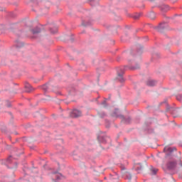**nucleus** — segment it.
Returning <instances> with one entry per match:
<instances>
[{"mask_svg":"<svg viewBox=\"0 0 182 182\" xmlns=\"http://www.w3.org/2000/svg\"><path fill=\"white\" fill-rule=\"evenodd\" d=\"M6 166L8 168H16L18 167V163L14 161V157L12 156H9L6 160Z\"/></svg>","mask_w":182,"mask_h":182,"instance_id":"obj_1","label":"nucleus"},{"mask_svg":"<svg viewBox=\"0 0 182 182\" xmlns=\"http://www.w3.org/2000/svg\"><path fill=\"white\" fill-rule=\"evenodd\" d=\"M33 90V88H32V86L28 82H25L24 84V92L25 93H31Z\"/></svg>","mask_w":182,"mask_h":182,"instance_id":"obj_2","label":"nucleus"},{"mask_svg":"<svg viewBox=\"0 0 182 182\" xmlns=\"http://www.w3.org/2000/svg\"><path fill=\"white\" fill-rule=\"evenodd\" d=\"M177 166V164L174 161H170L167 164V167L169 170H173L176 168V166Z\"/></svg>","mask_w":182,"mask_h":182,"instance_id":"obj_3","label":"nucleus"},{"mask_svg":"<svg viewBox=\"0 0 182 182\" xmlns=\"http://www.w3.org/2000/svg\"><path fill=\"white\" fill-rule=\"evenodd\" d=\"M176 151V148L170 147V146H166L164 149V151L166 153V154H168V153H173V151Z\"/></svg>","mask_w":182,"mask_h":182,"instance_id":"obj_4","label":"nucleus"},{"mask_svg":"<svg viewBox=\"0 0 182 182\" xmlns=\"http://www.w3.org/2000/svg\"><path fill=\"white\" fill-rule=\"evenodd\" d=\"M33 35H37V33H41V28H36L31 31Z\"/></svg>","mask_w":182,"mask_h":182,"instance_id":"obj_5","label":"nucleus"},{"mask_svg":"<svg viewBox=\"0 0 182 182\" xmlns=\"http://www.w3.org/2000/svg\"><path fill=\"white\" fill-rule=\"evenodd\" d=\"M146 85H147L148 86H155V85H156V82H155L154 80H149V81L147 82Z\"/></svg>","mask_w":182,"mask_h":182,"instance_id":"obj_6","label":"nucleus"},{"mask_svg":"<svg viewBox=\"0 0 182 182\" xmlns=\"http://www.w3.org/2000/svg\"><path fill=\"white\" fill-rule=\"evenodd\" d=\"M71 113H72V114H80V113H82V112L77 109H73Z\"/></svg>","mask_w":182,"mask_h":182,"instance_id":"obj_7","label":"nucleus"},{"mask_svg":"<svg viewBox=\"0 0 182 182\" xmlns=\"http://www.w3.org/2000/svg\"><path fill=\"white\" fill-rule=\"evenodd\" d=\"M149 17L151 19H155V18H156V14H154V12H151V13H149Z\"/></svg>","mask_w":182,"mask_h":182,"instance_id":"obj_8","label":"nucleus"},{"mask_svg":"<svg viewBox=\"0 0 182 182\" xmlns=\"http://www.w3.org/2000/svg\"><path fill=\"white\" fill-rule=\"evenodd\" d=\"M118 79L119 82H124V79L123 78V74L118 73Z\"/></svg>","mask_w":182,"mask_h":182,"instance_id":"obj_9","label":"nucleus"},{"mask_svg":"<svg viewBox=\"0 0 182 182\" xmlns=\"http://www.w3.org/2000/svg\"><path fill=\"white\" fill-rule=\"evenodd\" d=\"M53 177H56L57 180H60V178H62V174L60 173H53Z\"/></svg>","mask_w":182,"mask_h":182,"instance_id":"obj_10","label":"nucleus"},{"mask_svg":"<svg viewBox=\"0 0 182 182\" xmlns=\"http://www.w3.org/2000/svg\"><path fill=\"white\" fill-rule=\"evenodd\" d=\"M1 131L2 132V133L8 134V129H6V127H2Z\"/></svg>","mask_w":182,"mask_h":182,"instance_id":"obj_11","label":"nucleus"},{"mask_svg":"<svg viewBox=\"0 0 182 182\" xmlns=\"http://www.w3.org/2000/svg\"><path fill=\"white\" fill-rule=\"evenodd\" d=\"M23 46V43L22 42L18 41L16 43V48H22Z\"/></svg>","mask_w":182,"mask_h":182,"instance_id":"obj_12","label":"nucleus"},{"mask_svg":"<svg viewBox=\"0 0 182 182\" xmlns=\"http://www.w3.org/2000/svg\"><path fill=\"white\" fill-rule=\"evenodd\" d=\"M114 114H119V113H120V109H119V108H114V112H113Z\"/></svg>","mask_w":182,"mask_h":182,"instance_id":"obj_13","label":"nucleus"},{"mask_svg":"<svg viewBox=\"0 0 182 182\" xmlns=\"http://www.w3.org/2000/svg\"><path fill=\"white\" fill-rule=\"evenodd\" d=\"M151 171L152 172V174H156L157 171H159V169L156 168H151Z\"/></svg>","mask_w":182,"mask_h":182,"instance_id":"obj_14","label":"nucleus"},{"mask_svg":"<svg viewBox=\"0 0 182 182\" xmlns=\"http://www.w3.org/2000/svg\"><path fill=\"white\" fill-rule=\"evenodd\" d=\"M51 33H56L58 32V27H54L53 29L50 28Z\"/></svg>","mask_w":182,"mask_h":182,"instance_id":"obj_15","label":"nucleus"},{"mask_svg":"<svg viewBox=\"0 0 182 182\" xmlns=\"http://www.w3.org/2000/svg\"><path fill=\"white\" fill-rule=\"evenodd\" d=\"M103 107H107V104L106 103V100L103 101L101 104Z\"/></svg>","mask_w":182,"mask_h":182,"instance_id":"obj_16","label":"nucleus"},{"mask_svg":"<svg viewBox=\"0 0 182 182\" xmlns=\"http://www.w3.org/2000/svg\"><path fill=\"white\" fill-rule=\"evenodd\" d=\"M176 99H177V100H181V99H182V95H178L176 96Z\"/></svg>","mask_w":182,"mask_h":182,"instance_id":"obj_17","label":"nucleus"},{"mask_svg":"<svg viewBox=\"0 0 182 182\" xmlns=\"http://www.w3.org/2000/svg\"><path fill=\"white\" fill-rule=\"evenodd\" d=\"M134 18L135 19H139V18H140V15H136V16H134Z\"/></svg>","mask_w":182,"mask_h":182,"instance_id":"obj_18","label":"nucleus"},{"mask_svg":"<svg viewBox=\"0 0 182 182\" xmlns=\"http://www.w3.org/2000/svg\"><path fill=\"white\" fill-rule=\"evenodd\" d=\"M43 89L44 90H48V86L43 85Z\"/></svg>","mask_w":182,"mask_h":182,"instance_id":"obj_19","label":"nucleus"},{"mask_svg":"<svg viewBox=\"0 0 182 182\" xmlns=\"http://www.w3.org/2000/svg\"><path fill=\"white\" fill-rule=\"evenodd\" d=\"M164 26H163V24H160L159 29H164Z\"/></svg>","mask_w":182,"mask_h":182,"instance_id":"obj_20","label":"nucleus"},{"mask_svg":"<svg viewBox=\"0 0 182 182\" xmlns=\"http://www.w3.org/2000/svg\"><path fill=\"white\" fill-rule=\"evenodd\" d=\"M80 116V115H77H77H73V117H74V118L76 119V118L79 117Z\"/></svg>","mask_w":182,"mask_h":182,"instance_id":"obj_21","label":"nucleus"},{"mask_svg":"<svg viewBox=\"0 0 182 182\" xmlns=\"http://www.w3.org/2000/svg\"><path fill=\"white\" fill-rule=\"evenodd\" d=\"M15 134H18V132H15Z\"/></svg>","mask_w":182,"mask_h":182,"instance_id":"obj_22","label":"nucleus"},{"mask_svg":"<svg viewBox=\"0 0 182 182\" xmlns=\"http://www.w3.org/2000/svg\"><path fill=\"white\" fill-rule=\"evenodd\" d=\"M9 139H10V140H11V136H9Z\"/></svg>","mask_w":182,"mask_h":182,"instance_id":"obj_23","label":"nucleus"},{"mask_svg":"<svg viewBox=\"0 0 182 182\" xmlns=\"http://www.w3.org/2000/svg\"><path fill=\"white\" fill-rule=\"evenodd\" d=\"M176 110H180L179 109H176Z\"/></svg>","mask_w":182,"mask_h":182,"instance_id":"obj_24","label":"nucleus"}]
</instances>
